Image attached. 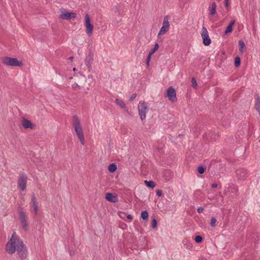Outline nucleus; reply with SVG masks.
I'll use <instances>...</instances> for the list:
<instances>
[{"label": "nucleus", "instance_id": "obj_1", "mask_svg": "<svg viewBox=\"0 0 260 260\" xmlns=\"http://www.w3.org/2000/svg\"><path fill=\"white\" fill-rule=\"evenodd\" d=\"M6 251L14 254L15 251L20 260H25L28 256V250L23 241L14 232L11 239L6 245Z\"/></svg>", "mask_w": 260, "mask_h": 260}, {"label": "nucleus", "instance_id": "obj_2", "mask_svg": "<svg viewBox=\"0 0 260 260\" xmlns=\"http://www.w3.org/2000/svg\"><path fill=\"white\" fill-rule=\"evenodd\" d=\"M73 126L75 129V132L82 145L84 144L85 139L82 131V128L80 121L77 115H75L73 116Z\"/></svg>", "mask_w": 260, "mask_h": 260}, {"label": "nucleus", "instance_id": "obj_3", "mask_svg": "<svg viewBox=\"0 0 260 260\" xmlns=\"http://www.w3.org/2000/svg\"><path fill=\"white\" fill-rule=\"evenodd\" d=\"M2 63L8 66L21 67L22 66V62L18 60L17 58L10 57H5L2 59Z\"/></svg>", "mask_w": 260, "mask_h": 260}, {"label": "nucleus", "instance_id": "obj_4", "mask_svg": "<svg viewBox=\"0 0 260 260\" xmlns=\"http://www.w3.org/2000/svg\"><path fill=\"white\" fill-rule=\"evenodd\" d=\"M148 110L147 104L145 102L140 101L138 106V112L142 121L146 118V114Z\"/></svg>", "mask_w": 260, "mask_h": 260}, {"label": "nucleus", "instance_id": "obj_5", "mask_svg": "<svg viewBox=\"0 0 260 260\" xmlns=\"http://www.w3.org/2000/svg\"><path fill=\"white\" fill-rule=\"evenodd\" d=\"M27 177L26 174L24 172L19 174L18 181L17 186L22 190H24L26 188Z\"/></svg>", "mask_w": 260, "mask_h": 260}, {"label": "nucleus", "instance_id": "obj_6", "mask_svg": "<svg viewBox=\"0 0 260 260\" xmlns=\"http://www.w3.org/2000/svg\"><path fill=\"white\" fill-rule=\"evenodd\" d=\"M201 35L203 44L205 46H209L211 44V41L209 36L208 30L205 26H203Z\"/></svg>", "mask_w": 260, "mask_h": 260}, {"label": "nucleus", "instance_id": "obj_7", "mask_svg": "<svg viewBox=\"0 0 260 260\" xmlns=\"http://www.w3.org/2000/svg\"><path fill=\"white\" fill-rule=\"evenodd\" d=\"M165 96L168 97L169 100L172 102H176L177 100L176 90L172 86H170L167 89Z\"/></svg>", "mask_w": 260, "mask_h": 260}, {"label": "nucleus", "instance_id": "obj_8", "mask_svg": "<svg viewBox=\"0 0 260 260\" xmlns=\"http://www.w3.org/2000/svg\"><path fill=\"white\" fill-rule=\"evenodd\" d=\"M85 26L87 34L90 36L92 34L93 26L91 23L90 17L88 14H86L85 16Z\"/></svg>", "mask_w": 260, "mask_h": 260}, {"label": "nucleus", "instance_id": "obj_9", "mask_svg": "<svg viewBox=\"0 0 260 260\" xmlns=\"http://www.w3.org/2000/svg\"><path fill=\"white\" fill-rule=\"evenodd\" d=\"M61 12L59 18L62 19L69 20L72 18H75L77 16L76 13L68 12L64 9L61 10Z\"/></svg>", "mask_w": 260, "mask_h": 260}, {"label": "nucleus", "instance_id": "obj_10", "mask_svg": "<svg viewBox=\"0 0 260 260\" xmlns=\"http://www.w3.org/2000/svg\"><path fill=\"white\" fill-rule=\"evenodd\" d=\"M19 219L22 225V229L25 231H28V224L27 222L25 212L21 209L19 211Z\"/></svg>", "mask_w": 260, "mask_h": 260}, {"label": "nucleus", "instance_id": "obj_11", "mask_svg": "<svg viewBox=\"0 0 260 260\" xmlns=\"http://www.w3.org/2000/svg\"><path fill=\"white\" fill-rule=\"evenodd\" d=\"M236 174L239 180H244L248 176V172L247 170L241 168L237 169Z\"/></svg>", "mask_w": 260, "mask_h": 260}, {"label": "nucleus", "instance_id": "obj_12", "mask_svg": "<svg viewBox=\"0 0 260 260\" xmlns=\"http://www.w3.org/2000/svg\"><path fill=\"white\" fill-rule=\"evenodd\" d=\"M93 60V54L90 51L85 59V64L88 68V72L91 70V64Z\"/></svg>", "mask_w": 260, "mask_h": 260}, {"label": "nucleus", "instance_id": "obj_13", "mask_svg": "<svg viewBox=\"0 0 260 260\" xmlns=\"http://www.w3.org/2000/svg\"><path fill=\"white\" fill-rule=\"evenodd\" d=\"M174 175L173 172L170 170H165L162 172V177L165 181L168 182L171 180Z\"/></svg>", "mask_w": 260, "mask_h": 260}, {"label": "nucleus", "instance_id": "obj_14", "mask_svg": "<svg viewBox=\"0 0 260 260\" xmlns=\"http://www.w3.org/2000/svg\"><path fill=\"white\" fill-rule=\"evenodd\" d=\"M105 199L107 201L111 203H116L118 201L117 195L111 192H107L106 193Z\"/></svg>", "mask_w": 260, "mask_h": 260}, {"label": "nucleus", "instance_id": "obj_15", "mask_svg": "<svg viewBox=\"0 0 260 260\" xmlns=\"http://www.w3.org/2000/svg\"><path fill=\"white\" fill-rule=\"evenodd\" d=\"M21 124L25 129L30 128L33 129L35 127V125L34 124H33L30 120L25 118H23Z\"/></svg>", "mask_w": 260, "mask_h": 260}, {"label": "nucleus", "instance_id": "obj_16", "mask_svg": "<svg viewBox=\"0 0 260 260\" xmlns=\"http://www.w3.org/2000/svg\"><path fill=\"white\" fill-rule=\"evenodd\" d=\"M236 22V21L235 19H233L231 20L229 23V24L228 25V26L226 27L224 34L227 35L229 33H231L232 32L233 29V26Z\"/></svg>", "mask_w": 260, "mask_h": 260}, {"label": "nucleus", "instance_id": "obj_17", "mask_svg": "<svg viewBox=\"0 0 260 260\" xmlns=\"http://www.w3.org/2000/svg\"><path fill=\"white\" fill-rule=\"evenodd\" d=\"M255 103L254 108L256 111L260 113V97L258 93H256L255 94Z\"/></svg>", "mask_w": 260, "mask_h": 260}, {"label": "nucleus", "instance_id": "obj_18", "mask_svg": "<svg viewBox=\"0 0 260 260\" xmlns=\"http://www.w3.org/2000/svg\"><path fill=\"white\" fill-rule=\"evenodd\" d=\"M210 14L212 16L214 15L216 12V4L215 2H213L211 4V8H209Z\"/></svg>", "mask_w": 260, "mask_h": 260}, {"label": "nucleus", "instance_id": "obj_19", "mask_svg": "<svg viewBox=\"0 0 260 260\" xmlns=\"http://www.w3.org/2000/svg\"><path fill=\"white\" fill-rule=\"evenodd\" d=\"M169 27L170 26L162 25L159 30L158 35L160 36L166 34L169 30Z\"/></svg>", "mask_w": 260, "mask_h": 260}, {"label": "nucleus", "instance_id": "obj_20", "mask_svg": "<svg viewBox=\"0 0 260 260\" xmlns=\"http://www.w3.org/2000/svg\"><path fill=\"white\" fill-rule=\"evenodd\" d=\"M219 162L215 161V160H212L211 161V164L208 167V170H211V171H214V169L215 167H217L218 165H219Z\"/></svg>", "mask_w": 260, "mask_h": 260}, {"label": "nucleus", "instance_id": "obj_21", "mask_svg": "<svg viewBox=\"0 0 260 260\" xmlns=\"http://www.w3.org/2000/svg\"><path fill=\"white\" fill-rule=\"evenodd\" d=\"M115 103L118 106H119L121 108H122V109L126 108L125 104L122 100H121L119 99H116Z\"/></svg>", "mask_w": 260, "mask_h": 260}, {"label": "nucleus", "instance_id": "obj_22", "mask_svg": "<svg viewBox=\"0 0 260 260\" xmlns=\"http://www.w3.org/2000/svg\"><path fill=\"white\" fill-rule=\"evenodd\" d=\"M144 184L147 187L151 188L152 189H153L155 186V183L153 181L151 180H145Z\"/></svg>", "mask_w": 260, "mask_h": 260}, {"label": "nucleus", "instance_id": "obj_23", "mask_svg": "<svg viewBox=\"0 0 260 260\" xmlns=\"http://www.w3.org/2000/svg\"><path fill=\"white\" fill-rule=\"evenodd\" d=\"M117 167L115 163L110 164L108 167V170L110 173H114L117 170Z\"/></svg>", "mask_w": 260, "mask_h": 260}, {"label": "nucleus", "instance_id": "obj_24", "mask_svg": "<svg viewBox=\"0 0 260 260\" xmlns=\"http://www.w3.org/2000/svg\"><path fill=\"white\" fill-rule=\"evenodd\" d=\"M141 217L143 220H147L148 218V212L147 210L142 211L141 213Z\"/></svg>", "mask_w": 260, "mask_h": 260}, {"label": "nucleus", "instance_id": "obj_25", "mask_svg": "<svg viewBox=\"0 0 260 260\" xmlns=\"http://www.w3.org/2000/svg\"><path fill=\"white\" fill-rule=\"evenodd\" d=\"M183 244L184 246H186L187 249H190L192 247V243L187 240H184Z\"/></svg>", "mask_w": 260, "mask_h": 260}, {"label": "nucleus", "instance_id": "obj_26", "mask_svg": "<svg viewBox=\"0 0 260 260\" xmlns=\"http://www.w3.org/2000/svg\"><path fill=\"white\" fill-rule=\"evenodd\" d=\"M239 51L243 52V49L245 47V44L243 41L240 40L239 41Z\"/></svg>", "mask_w": 260, "mask_h": 260}, {"label": "nucleus", "instance_id": "obj_27", "mask_svg": "<svg viewBox=\"0 0 260 260\" xmlns=\"http://www.w3.org/2000/svg\"><path fill=\"white\" fill-rule=\"evenodd\" d=\"M235 66L238 68L240 66L241 63V58L239 56H236L234 61Z\"/></svg>", "mask_w": 260, "mask_h": 260}, {"label": "nucleus", "instance_id": "obj_28", "mask_svg": "<svg viewBox=\"0 0 260 260\" xmlns=\"http://www.w3.org/2000/svg\"><path fill=\"white\" fill-rule=\"evenodd\" d=\"M206 168L204 166H200L198 167V172L200 174H203L206 171Z\"/></svg>", "mask_w": 260, "mask_h": 260}, {"label": "nucleus", "instance_id": "obj_29", "mask_svg": "<svg viewBox=\"0 0 260 260\" xmlns=\"http://www.w3.org/2000/svg\"><path fill=\"white\" fill-rule=\"evenodd\" d=\"M159 45L157 43H156L153 48L151 49V50L150 51L149 53L151 55H152L156 51H157L158 49Z\"/></svg>", "mask_w": 260, "mask_h": 260}, {"label": "nucleus", "instance_id": "obj_30", "mask_svg": "<svg viewBox=\"0 0 260 260\" xmlns=\"http://www.w3.org/2000/svg\"><path fill=\"white\" fill-rule=\"evenodd\" d=\"M194 241L197 243H200L203 241V238L201 236L198 235L195 237Z\"/></svg>", "mask_w": 260, "mask_h": 260}, {"label": "nucleus", "instance_id": "obj_31", "mask_svg": "<svg viewBox=\"0 0 260 260\" xmlns=\"http://www.w3.org/2000/svg\"><path fill=\"white\" fill-rule=\"evenodd\" d=\"M191 82L192 87L193 88L196 89L197 88L198 84L196 78L194 77L192 78Z\"/></svg>", "mask_w": 260, "mask_h": 260}, {"label": "nucleus", "instance_id": "obj_32", "mask_svg": "<svg viewBox=\"0 0 260 260\" xmlns=\"http://www.w3.org/2000/svg\"><path fill=\"white\" fill-rule=\"evenodd\" d=\"M162 25L170 26V23L168 21V16H166L164 17Z\"/></svg>", "mask_w": 260, "mask_h": 260}, {"label": "nucleus", "instance_id": "obj_33", "mask_svg": "<svg viewBox=\"0 0 260 260\" xmlns=\"http://www.w3.org/2000/svg\"><path fill=\"white\" fill-rule=\"evenodd\" d=\"M31 203H32L33 205H35V204H38L37 202L36 198L34 193H33L31 195Z\"/></svg>", "mask_w": 260, "mask_h": 260}, {"label": "nucleus", "instance_id": "obj_34", "mask_svg": "<svg viewBox=\"0 0 260 260\" xmlns=\"http://www.w3.org/2000/svg\"><path fill=\"white\" fill-rule=\"evenodd\" d=\"M216 221H217V220H216V218L212 217L211 219L210 225L212 227L215 226L216 225Z\"/></svg>", "mask_w": 260, "mask_h": 260}, {"label": "nucleus", "instance_id": "obj_35", "mask_svg": "<svg viewBox=\"0 0 260 260\" xmlns=\"http://www.w3.org/2000/svg\"><path fill=\"white\" fill-rule=\"evenodd\" d=\"M157 225V221L155 218H153L152 220L151 227L152 229H154L156 228Z\"/></svg>", "mask_w": 260, "mask_h": 260}, {"label": "nucleus", "instance_id": "obj_36", "mask_svg": "<svg viewBox=\"0 0 260 260\" xmlns=\"http://www.w3.org/2000/svg\"><path fill=\"white\" fill-rule=\"evenodd\" d=\"M151 55H152L151 54L149 53L147 57V58H146V63L147 66H149V62H150V60L151 59Z\"/></svg>", "mask_w": 260, "mask_h": 260}, {"label": "nucleus", "instance_id": "obj_37", "mask_svg": "<svg viewBox=\"0 0 260 260\" xmlns=\"http://www.w3.org/2000/svg\"><path fill=\"white\" fill-rule=\"evenodd\" d=\"M38 204H35V205H33V208H34V212H35L36 214H38Z\"/></svg>", "mask_w": 260, "mask_h": 260}, {"label": "nucleus", "instance_id": "obj_38", "mask_svg": "<svg viewBox=\"0 0 260 260\" xmlns=\"http://www.w3.org/2000/svg\"><path fill=\"white\" fill-rule=\"evenodd\" d=\"M156 194L157 196L158 197H160L162 196V191L160 189H157L156 191Z\"/></svg>", "mask_w": 260, "mask_h": 260}, {"label": "nucleus", "instance_id": "obj_39", "mask_svg": "<svg viewBox=\"0 0 260 260\" xmlns=\"http://www.w3.org/2000/svg\"><path fill=\"white\" fill-rule=\"evenodd\" d=\"M136 96H137V94L136 93H134L130 97L129 99V102H132L133 101V100H134L135 99V98H136Z\"/></svg>", "mask_w": 260, "mask_h": 260}, {"label": "nucleus", "instance_id": "obj_40", "mask_svg": "<svg viewBox=\"0 0 260 260\" xmlns=\"http://www.w3.org/2000/svg\"><path fill=\"white\" fill-rule=\"evenodd\" d=\"M204 211V208L200 207L197 209V211L199 213H202Z\"/></svg>", "mask_w": 260, "mask_h": 260}, {"label": "nucleus", "instance_id": "obj_41", "mask_svg": "<svg viewBox=\"0 0 260 260\" xmlns=\"http://www.w3.org/2000/svg\"><path fill=\"white\" fill-rule=\"evenodd\" d=\"M126 218L128 219H129L130 221H131L133 219V216L132 215H131V214H127L126 215Z\"/></svg>", "mask_w": 260, "mask_h": 260}, {"label": "nucleus", "instance_id": "obj_42", "mask_svg": "<svg viewBox=\"0 0 260 260\" xmlns=\"http://www.w3.org/2000/svg\"><path fill=\"white\" fill-rule=\"evenodd\" d=\"M224 5L226 8H228L229 5V0H224Z\"/></svg>", "mask_w": 260, "mask_h": 260}, {"label": "nucleus", "instance_id": "obj_43", "mask_svg": "<svg viewBox=\"0 0 260 260\" xmlns=\"http://www.w3.org/2000/svg\"><path fill=\"white\" fill-rule=\"evenodd\" d=\"M72 87L73 88H79V86L78 85V84L76 83H75L74 84H73L72 85Z\"/></svg>", "mask_w": 260, "mask_h": 260}, {"label": "nucleus", "instance_id": "obj_44", "mask_svg": "<svg viewBox=\"0 0 260 260\" xmlns=\"http://www.w3.org/2000/svg\"><path fill=\"white\" fill-rule=\"evenodd\" d=\"M217 186H218V185L216 183H213L211 184V187L212 188H216L217 187Z\"/></svg>", "mask_w": 260, "mask_h": 260}, {"label": "nucleus", "instance_id": "obj_45", "mask_svg": "<svg viewBox=\"0 0 260 260\" xmlns=\"http://www.w3.org/2000/svg\"><path fill=\"white\" fill-rule=\"evenodd\" d=\"M74 58V57L73 56H71L69 57V59L71 60V61H73V59Z\"/></svg>", "mask_w": 260, "mask_h": 260}, {"label": "nucleus", "instance_id": "obj_46", "mask_svg": "<svg viewBox=\"0 0 260 260\" xmlns=\"http://www.w3.org/2000/svg\"><path fill=\"white\" fill-rule=\"evenodd\" d=\"M73 70L74 72H75V71L77 70V69H76V68H73Z\"/></svg>", "mask_w": 260, "mask_h": 260}, {"label": "nucleus", "instance_id": "obj_47", "mask_svg": "<svg viewBox=\"0 0 260 260\" xmlns=\"http://www.w3.org/2000/svg\"><path fill=\"white\" fill-rule=\"evenodd\" d=\"M158 150L159 151H161V150H162V148H158Z\"/></svg>", "mask_w": 260, "mask_h": 260}, {"label": "nucleus", "instance_id": "obj_48", "mask_svg": "<svg viewBox=\"0 0 260 260\" xmlns=\"http://www.w3.org/2000/svg\"><path fill=\"white\" fill-rule=\"evenodd\" d=\"M182 136H183V135H182V134H179V137H182Z\"/></svg>", "mask_w": 260, "mask_h": 260}]
</instances>
